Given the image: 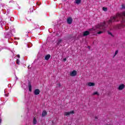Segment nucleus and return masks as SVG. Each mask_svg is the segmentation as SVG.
<instances>
[{"label":"nucleus","mask_w":125,"mask_h":125,"mask_svg":"<svg viewBox=\"0 0 125 125\" xmlns=\"http://www.w3.org/2000/svg\"><path fill=\"white\" fill-rule=\"evenodd\" d=\"M105 22L100 23L98 24L96 26L92 28L89 29L90 32H92V31H96V30H101V31H99L97 34L100 35L105 32L106 28L105 27Z\"/></svg>","instance_id":"1"},{"label":"nucleus","mask_w":125,"mask_h":125,"mask_svg":"<svg viewBox=\"0 0 125 125\" xmlns=\"http://www.w3.org/2000/svg\"><path fill=\"white\" fill-rule=\"evenodd\" d=\"M14 33H15V29H11L10 32L5 33L4 34L5 38L6 39H9L10 38H11V37H13V34H14Z\"/></svg>","instance_id":"2"},{"label":"nucleus","mask_w":125,"mask_h":125,"mask_svg":"<svg viewBox=\"0 0 125 125\" xmlns=\"http://www.w3.org/2000/svg\"><path fill=\"white\" fill-rule=\"evenodd\" d=\"M125 16V12H123L122 14H117L116 16H115V20L116 19H119V18H124V17Z\"/></svg>","instance_id":"3"},{"label":"nucleus","mask_w":125,"mask_h":125,"mask_svg":"<svg viewBox=\"0 0 125 125\" xmlns=\"http://www.w3.org/2000/svg\"><path fill=\"white\" fill-rule=\"evenodd\" d=\"M74 114H75V111L74 110H72L69 112H65L64 113V116H66L67 117H69L70 115H74Z\"/></svg>","instance_id":"4"},{"label":"nucleus","mask_w":125,"mask_h":125,"mask_svg":"<svg viewBox=\"0 0 125 125\" xmlns=\"http://www.w3.org/2000/svg\"><path fill=\"white\" fill-rule=\"evenodd\" d=\"M77 74H78V72L76 70H73L70 72V75L71 77H76Z\"/></svg>","instance_id":"5"},{"label":"nucleus","mask_w":125,"mask_h":125,"mask_svg":"<svg viewBox=\"0 0 125 125\" xmlns=\"http://www.w3.org/2000/svg\"><path fill=\"white\" fill-rule=\"evenodd\" d=\"M125 88V84H121L118 87V90H123Z\"/></svg>","instance_id":"6"},{"label":"nucleus","mask_w":125,"mask_h":125,"mask_svg":"<svg viewBox=\"0 0 125 125\" xmlns=\"http://www.w3.org/2000/svg\"><path fill=\"white\" fill-rule=\"evenodd\" d=\"M67 22L69 24H72L73 23V19L71 17L67 18Z\"/></svg>","instance_id":"7"},{"label":"nucleus","mask_w":125,"mask_h":125,"mask_svg":"<svg viewBox=\"0 0 125 125\" xmlns=\"http://www.w3.org/2000/svg\"><path fill=\"white\" fill-rule=\"evenodd\" d=\"M86 84L88 86H95V83L92 82H88Z\"/></svg>","instance_id":"8"},{"label":"nucleus","mask_w":125,"mask_h":125,"mask_svg":"<svg viewBox=\"0 0 125 125\" xmlns=\"http://www.w3.org/2000/svg\"><path fill=\"white\" fill-rule=\"evenodd\" d=\"M34 92L35 95H39V94H40V92H41V91H40V89H36L34 90Z\"/></svg>","instance_id":"9"},{"label":"nucleus","mask_w":125,"mask_h":125,"mask_svg":"<svg viewBox=\"0 0 125 125\" xmlns=\"http://www.w3.org/2000/svg\"><path fill=\"white\" fill-rule=\"evenodd\" d=\"M88 35H89V31H86L84 32L83 33V36L84 37L88 36Z\"/></svg>","instance_id":"10"},{"label":"nucleus","mask_w":125,"mask_h":125,"mask_svg":"<svg viewBox=\"0 0 125 125\" xmlns=\"http://www.w3.org/2000/svg\"><path fill=\"white\" fill-rule=\"evenodd\" d=\"M33 125H37V124H38V121L35 117L33 118Z\"/></svg>","instance_id":"11"},{"label":"nucleus","mask_w":125,"mask_h":125,"mask_svg":"<svg viewBox=\"0 0 125 125\" xmlns=\"http://www.w3.org/2000/svg\"><path fill=\"white\" fill-rule=\"evenodd\" d=\"M47 115V112L46 111L44 110L42 113V117H45Z\"/></svg>","instance_id":"12"},{"label":"nucleus","mask_w":125,"mask_h":125,"mask_svg":"<svg viewBox=\"0 0 125 125\" xmlns=\"http://www.w3.org/2000/svg\"><path fill=\"white\" fill-rule=\"evenodd\" d=\"M49 58H50V55L48 54L45 56V60H49Z\"/></svg>","instance_id":"13"},{"label":"nucleus","mask_w":125,"mask_h":125,"mask_svg":"<svg viewBox=\"0 0 125 125\" xmlns=\"http://www.w3.org/2000/svg\"><path fill=\"white\" fill-rule=\"evenodd\" d=\"M81 0H75L74 2L76 3V4H80L81 3Z\"/></svg>","instance_id":"14"},{"label":"nucleus","mask_w":125,"mask_h":125,"mask_svg":"<svg viewBox=\"0 0 125 125\" xmlns=\"http://www.w3.org/2000/svg\"><path fill=\"white\" fill-rule=\"evenodd\" d=\"M92 95H97L98 96H99V95H100V94L98 91H96V92H94Z\"/></svg>","instance_id":"15"},{"label":"nucleus","mask_w":125,"mask_h":125,"mask_svg":"<svg viewBox=\"0 0 125 125\" xmlns=\"http://www.w3.org/2000/svg\"><path fill=\"white\" fill-rule=\"evenodd\" d=\"M61 42H62V40H61V39H59L57 41V44H60V43H61Z\"/></svg>","instance_id":"16"},{"label":"nucleus","mask_w":125,"mask_h":125,"mask_svg":"<svg viewBox=\"0 0 125 125\" xmlns=\"http://www.w3.org/2000/svg\"><path fill=\"white\" fill-rule=\"evenodd\" d=\"M28 88L29 91H32V85L31 84H28Z\"/></svg>","instance_id":"17"},{"label":"nucleus","mask_w":125,"mask_h":125,"mask_svg":"<svg viewBox=\"0 0 125 125\" xmlns=\"http://www.w3.org/2000/svg\"><path fill=\"white\" fill-rule=\"evenodd\" d=\"M0 24H1V26H4V27H5V23H4V22L1 21Z\"/></svg>","instance_id":"18"},{"label":"nucleus","mask_w":125,"mask_h":125,"mask_svg":"<svg viewBox=\"0 0 125 125\" xmlns=\"http://www.w3.org/2000/svg\"><path fill=\"white\" fill-rule=\"evenodd\" d=\"M107 10H108V8H107V7H104L103 8V10L104 11H107Z\"/></svg>","instance_id":"19"},{"label":"nucleus","mask_w":125,"mask_h":125,"mask_svg":"<svg viewBox=\"0 0 125 125\" xmlns=\"http://www.w3.org/2000/svg\"><path fill=\"white\" fill-rule=\"evenodd\" d=\"M20 63V60H19V59H17V64H18V65H19Z\"/></svg>","instance_id":"20"},{"label":"nucleus","mask_w":125,"mask_h":125,"mask_svg":"<svg viewBox=\"0 0 125 125\" xmlns=\"http://www.w3.org/2000/svg\"><path fill=\"white\" fill-rule=\"evenodd\" d=\"M122 9H125V4H122Z\"/></svg>","instance_id":"21"},{"label":"nucleus","mask_w":125,"mask_h":125,"mask_svg":"<svg viewBox=\"0 0 125 125\" xmlns=\"http://www.w3.org/2000/svg\"><path fill=\"white\" fill-rule=\"evenodd\" d=\"M108 35H110V36H113V34H112V33L108 32Z\"/></svg>","instance_id":"22"},{"label":"nucleus","mask_w":125,"mask_h":125,"mask_svg":"<svg viewBox=\"0 0 125 125\" xmlns=\"http://www.w3.org/2000/svg\"><path fill=\"white\" fill-rule=\"evenodd\" d=\"M118 52H119V51L116 50V51H115V55H117V54H118Z\"/></svg>","instance_id":"23"},{"label":"nucleus","mask_w":125,"mask_h":125,"mask_svg":"<svg viewBox=\"0 0 125 125\" xmlns=\"http://www.w3.org/2000/svg\"><path fill=\"white\" fill-rule=\"evenodd\" d=\"M17 57H18V58H20V55H17Z\"/></svg>","instance_id":"24"},{"label":"nucleus","mask_w":125,"mask_h":125,"mask_svg":"<svg viewBox=\"0 0 125 125\" xmlns=\"http://www.w3.org/2000/svg\"><path fill=\"white\" fill-rule=\"evenodd\" d=\"M5 96H6V97H7V96H8V94H5Z\"/></svg>","instance_id":"25"},{"label":"nucleus","mask_w":125,"mask_h":125,"mask_svg":"<svg viewBox=\"0 0 125 125\" xmlns=\"http://www.w3.org/2000/svg\"><path fill=\"white\" fill-rule=\"evenodd\" d=\"M116 55H116V54H114L113 55V57H115V56H116Z\"/></svg>","instance_id":"26"},{"label":"nucleus","mask_w":125,"mask_h":125,"mask_svg":"<svg viewBox=\"0 0 125 125\" xmlns=\"http://www.w3.org/2000/svg\"><path fill=\"white\" fill-rule=\"evenodd\" d=\"M66 58H64V59H63V61H66Z\"/></svg>","instance_id":"27"},{"label":"nucleus","mask_w":125,"mask_h":125,"mask_svg":"<svg viewBox=\"0 0 125 125\" xmlns=\"http://www.w3.org/2000/svg\"><path fill=\"white\" fill-rule=\"evenodd\" d=\"M0 124H1V119H0Z\"/></svg>","instance_id":"28"},{"label":"nucleus","mask_w":125,"mask_h":125,"mask_svg":"<svg viewBox=\"0 0 125 125\" xmlns=\"http://www.w3.org/2000/svg\"><path fill=\"white\" fill-rule=\"evenodd\" d=\"M15 43H16V44H17V42H15Z\"/></svg>","instance_id":"29"},{"label":"nucleus","mask_w":125,"mask_h":125,"mask_svg":"<svg viewBox=\"0 0 125 125\" xmlns=\"http://www.w3.org/2000/svg\"><path fill=\"white\" fill-rule=\"evenodd\" d=\"M96 119H97V117H95V120H96Z\"/></svg>","instance_id":"30"},{"label":"nucleus","mask_w":125,"mask_h":125,"mask_svg":"<svg viewBox=\"0 0 125 125\" xmlns=\"http://www.w3.org/2000/svg\"><path fill=\"white\" fill-rule=\"evenodd\" d=\"M123 22H124L125 21H124V20H123V21H122Z\"/></svg>","instance_id":"31"},{"label":"nucleus","mask_w":125,"mask_h":125,"mask_svg":"<svg viewBox=\"0 0 125 125\" xmlns=\"http://www.w3.org/2000/svg\"><path fill=\"white\" fill-rule=\"evenodd\" d=\"M59 86H60V83H59Z\"/></svg>","instance_id":"32"},{"label":"nucleus","mask_w":125,"mask_h":125,"mask_svg":"<svg viewBox=\"0 0 125 125\" xmlns=\"http://www.w3.org/2000/svg\"><path fill=\"white\" fill-rule=\"evenodd\" d=\"M33 9V8H32V9Z\"/></svg>","instance_id":"33"}]
</instances>
